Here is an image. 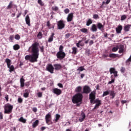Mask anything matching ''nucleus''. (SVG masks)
Wrapping results in <instances>:
<instances>
[{
  "mask_svg": "<svg viewBox=\"0 0 131 131\" xmlns=\"http://www.w3.org/2000/svg\"><path fill=\"white\" fill-rule=\"evenodd\" d=\"M130 27H131L130 25H127L125 26L124 27V31L125 32H127L129 31V29H130Z\"/></svg>",
  "mask_w": 131,
  "mask_h": 131,
  "instance_id": "nucleus-24",
  "label": "nucleus"
},
{
  "mask_svg": "<svg viewBox=\"0 0 131 131\" xmlns=\"http://www.w3.org/2000/svg\"><path fill=\"white\" fill-rule=\"evenodd\" d=\"M39 43L38 41H35L32 44L29 48V51L31 53V55H26L25 57V60L30 61L31 63H35L37 62V59L39 56Z\"/></svg>",
  "mask_w": 131,
  "mask_h": 131,
  "instance_id": "nucleus-1",
  "label": "nucleus"
},
{
  "mask_svg": "<svg viewBox=\"0 0 131 131\" xmlns=\"http://www.w3.org/2000/svg\"><path fill=\"white\" fill-rule=\"evenodd\" d=\"M57 85L59 86V88H63V84L61 83H58Z\"/></svg>",
  "mask_w": 131,
  "mask_h": 131,
  "instance_id": "nucleus-58",
  "label": "nucleus"
},
{
  "mask_svg": "<svg viewBox=\"0 0 131 131\" xmlns=\"http://www.w3.org/2000/svg\"><path fill=\"white\" fill-rule=\"evenodd\" d=\"M81 116L82 118L79 119V121L82 122L85 119V114H84L83 112H81Z\"/></svg>",
  "mask_w": 131,
  "mask_h": 131,
  "instance_id": "nucleus-18",
  "label": "nucleus"
},
{
  "mask_svg": "<svg viewBox=\"0 0 131 131\" xmlns=\"http://www.w3.org/2000/svg\"><path fill=\"white\" fill-rule=\"evenodd\" d=\"M80 31L81 32H83V33H86V32H88V29L85 28H83L80 30Z\"/></svg>",
  "mask_w": 131,
  "mask_h": 131,
  "instance_id": "nucleus-44",
  "label": "nucleus"
},
{
  "mask_svg": "<svg viewBox=\"0 0 131 131\" xmlns=\"http://www.w3.org/2000/svg\"><path fill=\"white\" fill-rule=\"evenodd\" d=\"M52 28L53 29H54V28H55V25H51L50 26V27L49 28V29H52Z\"/></svg>",
  "mask_w": 131,
  "mask_h": 131,
  "instance_id": "nucleus-60",
  "label": "nucleus"
},
{
  "mask_svg": "<svg viewBox=\"0 0 131 131\" xmlns=\"http://www.w3.org/2000/svg\"><path fill=\"white\" fill-rule=\"evenodd\" d=\"M63 49L64 47H63V46L60 45L59 46V51L56 53V57L57 58L56 61H58V60L61 61L66 57V53H65L64 50H63Z\"/></svg>",
  "mask_w": 131,
  "mask_h": 131,
  "instance_id": "nucleus-2",
  "label": "nucleus"
},
{
  "mask_svg": "<svg viewBox=\"0 0 131 131\" xmlns=\"http://www.w3.org/2000/svg\"><path fill=\"white\" fill-rule=\"evenodd\" d=\"M83 96L81 93H77L72 98V101L73 104H76V103H81L82 102V99Z\"/></svg>",
  "mask_w": 131,
  "mask_h": 131,
  "instance_id": "nucleus-3",
  "label": "nucleus"
},
{
  "mask_svg": "<svg viewBox=\"0 0 131 131\" xmlns=\"http://www.w3.org/2000/svg\"><path fill=\"white\" fill-rule=\"evenodd\" d=\"M47 26L48 27V28H50V27L51 26V24L50 23V21H48L47 22Z\"/></svg>",
  "mask_w": 131,
  "mask_h": 131,
  "instance_id": "nucleus-59",
  "label": "nucleus"
},
{
  "mask_svg": "<svg viewBox=\"0 0 131 131\" xmlns=\"http://www.w3.org/2000/svg\"><path fill=\"white\" fill-rule=\"evenodd\" d=\"M40 51L41 53H44L45 47H43V46L40 47Z\"/></svg>",
  "mask_w": 131,
  "mask_h": 131,
  "instance_id": "nucleus-49",
  "label": "nucleus"
},
{
  "mask_svg": "<svg viewBox=\"0 0 131 131\" xmlns=\"http://www.w3.org/2000/svg\"><path fill=\"white\" fill-rule=\"evenodd\" d=\"M18 121H20V122H23V123H26V119H24L23 117H21L19 119Z\"/></svg>",
  "mask_w": 131,
  "mask_h": 131,
  "instance_id": "nucleus-33",
  "label": "nucleus"
},
{
  "mask_svg": "<svg viewBox=\"0 0 131 131\" xmlns=\"http://www.w3.org/2000/svg\"><path fill=\"white\" fill-rule=\"evenodd\" d=\"M54 69L55 68H54V66H53V64L51 63H49L46 67L47 71L49 72H50L51 74H53V73H54Z\"/></svg>",
  "mask_w": 131,
  "mask_h": 131,
  "instance_id": "nucleus-8",
  "label": "nucleus"
},
{
  "mask_svg": "<svg viewBox=\"0 0 131 131\" xmlns=\"http://www.w3.org/2000/svg\"><path fill=\"white\" fill-rule=\"evenodd\" d=\"M110 74H114V77H117L118 76V72L116 71L115 68H110Z\"/></svg>",
  "mask_w": 131,
  "mask_h": 131,
  "instance_id": "nucleus-10",
  "label": "nucleus"
},
{
  "mask_svg": "<svg viewBox=\"0 0 131 131\" xmlns=\"http://www.w3.org/2000/svg\"><path fill=\"white\" fill-rule=\"evenodd\" d=\"M95 103H97L96 104H101V100H99V99H96L95 100V102H93V104H95Z\"/></svg>",
  "mask_w": 131,
  "mask_h": 131,
  "instance_id": "nucleus-42",
  "label": "nucleus"
},
{
  "mask_svg": "<svg viewBox=\"0 0 131 131\" xmlns=\"http://www.w3.org/2000/svg\"><path fill=\"white\" fill-rule=\"evenodd\" d=\"M81 91H82V87L81 86H77L75 90V92H76V93H78V94H80V93H81Z\"/></svg>",
  "mask_w": 131,
  "mask_h": 131,
  "instance_id": "nucleus-23",
  "label": "nucleus"
},
{
  "mask_svg": "<svg viewBox=\"0 0 131 131\" xmlns=\"http://www.w3.org/2000/svg\"><path fill=\"white\" fill-rule=\"evenodd\" d=\"M126 19V15H123L121 17V21H123V20H125Z\"/></svg>",
  "mask_w": 131,
  "mask_h": 131,
  "instance_id": "nucleus-47",
  "label": "nucleus"
},
{
  "mask_svg": "<svg viewBox=\"0 0 131 131\" xmlns=\"http://www.w3.org/2000/svg\"><path fill=\"white\" fill-rule=\"evenodd\" d=\"M121 30H122V26L119 25L116 28V31L117 33H121Z\"/></svg>",
  "mask_w": 131,
  "mask_h": 131,
  "instance_id": "nucleus-22",
  "label": "nucleus"
},
{
  "mask_svg": "<svg viewBox=\"0 0 131 131\" xmlns=\"http://www.w3.org/2000/svg\"><path fill=\"white\" fill-rule=\"evenodd\" d=\"M77 71H83L84 70V68L83 67H80L77 69Z\"/></svg>",
  "mask_w": 131,
  "mask_h": 131,
  "instance_id": "nucleus-48",
  "label": "nucleus"
},
{
  "mask_svg": "<svg viewBox=\"0 0 131 131\" xmlns=\"http://www.w3.org/2000/svg\"><path fill=\"white\" fill-rule=\"evenodd\" d=\"M4 118V115H3V113L0 112V119H3Z\"/></svg>",
  "mask_w": 131,
  "mask_h": 131,
  "instance_id": "nucleus-57",
  "label": "nucleus"
},
{
  "mask_svg": "<svg viewBox=\"0 0 131 131\" xmlns=\"http://www.w3.org/2000/svg\"><path fill=\"white\" fill-rule=\"evenodd\" d=\"M72 54L73 55H76L77 54V48L76 47H73L72 48Z\"/></svg>",
  "mask_w": 131,
  "mask_h": 131,
  "instance_id": "nucleus-28",
  "label": "nucleus"
},
{
  "mask_svg": "<svg viewBox=\"0 0 131 131\" xmlns=\"http://www.w3.org/2000/svg\"><path fill=\"white\" fill-rule=\"evenodd\" d=\"M52 10L53 11H57L58 10H59V8H58L57 6H55V7H52Z\"/></svg>",
  "mask_w": 131,
  "mask_h": 131,
  "instance_id": "nucleus-52",
  "label": "nucleus"
},
{
  "mask_svg": "<svg viewBox=\"0 0 131 131\" xmlns=\"http://www.w3.org/2000/svg\"><path fill=\"white\" fill-rule=\"evenodd\" d=\"M109 57L110 58H118V57H119V55L118 54H116L114 53H111L109 55Z\"/></svg>",
  "mask_w": 131,
  "mask_h": 131,
  "instance_id": "nucleus-27",
  "label": "nucleus"
},
{
  "mask_svg": "<svg viewBox=\"0 0 131 131\" xmlns=\"http://www.w3.org/2000/svg\"><path fill=\"white\" fill-rule=\"evenodd\" d=\"M39 122V121H38V120H36L35 122H33L32 124V127L33 128H35V127H36V126L38 125Z\"/></svg>",
  "mask_w": 131,
  "mask_h": 131,
  "instance_id": "nucleus-29",
  "label": "nucleus"
},
{
  "mask_svg": "<svg viewBox=\"0 0 131 131\" xmlns=\"http://www.w3.org/2000/svg\"><path fill=\"white\" fill-rule=\"evenodd\" d=\"M114 81H115V80L114 79H112L111 81H110L108 82V84H111L112 83H114Z\"/></svg>",
  "mask_w": 131,
  "mask_h": 131,
  "instance_id": "nucleus-54",
  "label": "nucleus"
},
{
  "mask_svg": "<svg viewBox=\"0 0 131 131\" xmlns=\"http://www.w3.org/2000/svg\"><path fill=\"white\" fill-rule=\"evenodd\" d=\"M37 3L40 6H41V7H43V6H45V3H43V2H42V1H41V0H38Z\"/></svg>",
  "mask_w": 131,
  "mask_h": 131,
  "instance_id": "nucleus-36",
  "label": "nucleus"
},
{
  "mask_svg": "<svg viewBox=\"0 0 131 131\" xmlns=\"http://www.w3.org/2000/svg\"><path fill=\"white\" fill-rule=\"evenodd\" d=\"M14 38L15 39H17V40H19V39L21 38V37L20 36V35H19V34H16L15 35Z\"/></svg>",
  "mask_w": 131,
  "mask_h": 131,
  "instance_id": "nucleus-45",
  "label": "nucleus"
},
{
  "mask_svg": "<svg viewBox=\"0 0 131 131\" xmlns=\"http://www.w3.org/2000/svg\"><path fill=\"white\" fill-rule=\"evenodd\" d=\"M100 105L101 104H100L99 103H96L95 106L93 108V111L95 110V109H98V108H99V107H100Z\"/></svg>",
  "mask_w": 131,
  "mask_h": 131,
  "instance_id": "nucleus-40",
  "label": "nucleus"
},
{
  "mask_svg": "<svg viewBox=\"0 0 131 131\" xmlns=\"http://www.w3.org/2000/svg\"><path fill=\"white\" fill-rule=\"evenodd\" d=\"M91 30L93 32H97V31H98V28L97 25L93 24L91 26Z\"/></svg>",
  "mask_w": 131,
  "mask_h": 131,
  "instance_id": "nucleus-14",
  "label": "nucleus"
},
{
  "mask_svg": "<svg viewBox=\"0 0 131 131\" xmlns=\"http://www.w3.org/2000/svg\"><path fill=\"white\" fill-rule=\"evenodd\" d=\"M37 96L39 98H41L42 97V93H41V92H38L37 93Z\"/></svg>",
  "mask_w": 131,
  "mask_h": 131,
  "instance_id": "nucleus-55",
  "label": "nucleus"
},
{
  "mask_svg": "<svg viewBox=\"0 0 131 131\" xmlns=\"http://www.w3.org/2000/svg\"><path fill=\"white\" fill-rule=\"evenodd\" d=\"M54 35H55V33H52L48 39V42H52L54 40Z\"/></svg>",
  "mask_w": 131,
  "mask_h": 131,
  "instance_id": "nucleus-26",
  "label": "nucleus"
},
{
  "mask_svg": "<svg viewBox=\"0 0 131 131\" xmlns=\"http://www.w3.org/2000/svg\"><path fill=\"white\" fill-rule=\"evenodd\" d=\"M12 8H13V2L12 1H10V2L9 3V4L7 7L6 9L10 10L12 9Z\"/></svg>",
  "mask_w": 131,
  "mask_h": 131,
  "instance_id": "nucleus-31",
  "label": "nucleus"
},
{
  "mask_svg": "<svg viewBox=\"0 0 131 131\" xmlns=\"http://www.w3.org/2000/svg\"><path fill=\"white\" fill-rule=\"evenodd\" d=\"M57 29H59L61 30V29H63L65 28V22L63 20H60L57 21Z\"/></svg>",
  "mask_w": 131,
  "mask_h": 131,
  "instance_id": "nucleus-7",
  "label": "nucleus"
},
{
  "mask_svg": "<svg viewBox=\"0 0 131 131\" xmlns=\"http://www.w3.org/2000/svg\"><path fill=\"white\" fill-rule=\"evenodd\" d=\"M38 38H39V39H40V38H42V33H41V32H39L37 35Z\"/></svg>",
  "mask_w": 131,
  "mask_h": 131,
  "instance_id": "nucleus-38",
  "label": "nucleus"
},
{
  "mask_svg": "<svg viewBox=\"0 0 131 131\" xmlns=\"http://www.w3.org/2000/svg\"><path fill=\"white\" fill-rule=\"evenodd\" d=\"M120 71L122 73H124L125 72V68L121 67L120 69Z\"/></svg>",
  "mask_w": 131,
  "mask_h": 131,
  "instance_id": "nucleus-50",
  "label": "nucleus"
},
{
  "mask_svg": "<svg viewBox=\"0 0 131 131\" xmlns=\"http://www.w3.org/2000/svg\"><path fill=\"white\" fill-rule=\"evenodd\" d=\"M92 92L91 87L88 85H85L83 88L82 94H90Z\"/></svg>",
  "mask_w": 131,
  "mask_h": 131,
  "instance_id": "nucleus-9",
  "label": "nucleus"
},
{
  "mask_svg": "<svg viewBox=\"0 0 131 131\" xmlns=\"http://www.w3.org/2000/svg\"><path fill=\"white\" fill-rule=\"evenodd\" d=\"M60 117H61V116H60V115L57 114L55 115V122H58V120H59L60 119Z\"/></svg>",
  "mask_w": 131,
  "mask_h": 131,
  "instance_id": "nucleus-34",
  "label": "nucleus"
},
{
  "mask_svg": "<svg viewBox=\"0 0 131 131\" xmlns=\"http://www.w3.org/2000/svg\"><path fill=\"white\" fill-rule=\"evenodd\" d=\"M97 91L94 90L93 91L91 92L89 94V99L90 100V103L93 104L94 102H95V100H96V94Z\"/></svg>",
  "mask_w": 131,
  "mask_h": 131,
  "instance_id": "nucleus-6",
  "label": "nucleus"
},
{
  "mask_svg": "<svg viewBox=\"0 0 131 131\" xmlns=\"http://www.w3.org/2000/svg\"><path fill=\"white\" fill-rule=\"evenodd\" d=\"M25 91V93H24L23 97H24V98H28V97H29V93H30V91L28 89H26Z\"/></svg>",
  "mask_w": 131,
  "mask_h": 131,
  "instance_id": "nucleus-21",
  "label": "nucleus"
},
{
  "mask_svg": "<svg viewBox=\"0 0 131 131\" xmlns=\"http://www.w3.org/2000/svg\"><path fill=\"white\" fill-rule=\"evenodd\" d=\"M94 43V40H91L90 41V42H89V45H90V46H92V45H93Z\"/></svg>",
  "mask_w": 131,
  "mask_h": 131,
  "instance_id": "nucleus-63",
  "label": "nucleus"
},
{
  "mask_svg": "<svg viewBox=\"0 0 131 131\" xmlns=\"http://www.w3.org/2000/svg\"><path fill=\"white\" fill-rule=\"evenodd\" d=\"M55 70H60L62 69V66L61 64L56 63L54 64Z\"/></svg>",
  "mask_w": 131,
  "mask_h": 131,
  "instance_id": "nucleus-17",
  "label": "nucleus"
},
{
  "mask_svg": "<svg viewBox=\"0 0 131 131\" xmlns=\"http://www.w3.org/2000/svg\"><path fill=\"white\" fill-rule=\"evenodd\" d=\"M92 23H93V21L91 18H89L86 21V26H90V24H92Z\"/></svg>",
  "mask_w": 131,
  "mask_h": 131,
  "instance_id": "nucleus-35",
  "label": "nucleus"
},
{
  "mask_svg": "<svg viewBox=\"0 0 131 131\" xmlns=\"http://www.w3.org/2000/svg\"><path fill=\"white\" fill-rule=\"evenodd\" d=\"M93 19H95V20H97V19H100V17L99 16V15L97 14H95L93 16Z\"/></svg>",
  "mask_w": 131,
  "mask_h": 131,
  "instance_id": "nucleus-37",
  "label": "nucleus"
},
{
  "mask_svg": "<svg viewBox=\"0 0 131 131\" xmlns=\"http://www.w3.org/2000/svg\"><path fill=\"white\" fill-rule=\"evenodd\" d=\"M26 23L28 26H30V17L29 15H27L25 18Z\"/></svg>",
  "mask_w": 131,
  "mask_h": 131,
  "instance_id": "nucleus-19",
  "label": "nucleus"
},
{
  "mask_svg": "<svg viewBox=\"0 0 131 131\" xmlns=\"http://www.w3.org/2000/svg\"><path fill=\"white\" fill-rule=\"evenodd\" d=\"M81 41H82V40H79L78 42L76 43V46L77 48H80V46H81V47H82V45L80 44V42H81Z\"/></svg>",
  "mask_w": 131,
  "mask_h": 131,
  "instance_id": "nucleus-46",
  "label": "nucleus"
},
{
  "mask_svg": "<svg viewBox=\"0 0 131 131\" xmlns=\"http://www.w3.org/2000/svg\"><path fill=\"white\" fill-rule=\"evenodd\" d=\"M119 54H121L124 52V46L123 45H120L119 47Z\"/></svg>",
  "mask_w": 131,
  "mask_h": 131,
  "instance_id": "nucleus-20",
  "label": "nucleus"
},
{
  "mask_svg": "<svg viewBox=\"0 0 131 131\" xmlns=\"http://www.w3.org/2000/svg\"><path fill=\"white\" fill-rule=\"evenodd\" d=\"M45 120L47 124H49V123H50V121H52V115L50 114V113H49L46 115Z\"/></svg>",
  "mask_w": 131,
  "mask_h": 131,
  "instance_id": "nucleus-11",
  "label": "nucleus"
},
{
  "mask_svg": "<svg viewBox=\"0 0 131 131\" xmlns=\"http://www.w3.org/2000/svg\"><path fill=\"white\" fill-rule=\"evenodd\" d=\"M9 39H10V40H14V35H11V36L9 37Z\"/></svg>",
  "mask_w": 131,
  "mask_h": 131,
  "instance_id": "nucleus-62",
  "label": "nucleus"
},
{
  "mask_svg": "<svg viewBox=\"0 0 131 131\" xmlns=\"http://www.w3.org/2000/svg\"><path fill=\"white\" fill-rule=\"evenodd\" d=\"M5 98L6 99L7 102H9V95H5Z\"/></svg>",
  "mask_w": 131,
  "mask_h": 131,
  "instance_id": "nucleus-56",
  "label": "nucleus"
},
{
  "mask_svg": "<svg viewBox=\"0 0 131 131\" xmlns=\"http://www.w3.org/2000/svg\"><path fill=\"white\" fill-rule=\"evenodd\" d=\"M52 92L53 94H55V95H56L57 96H60V95L62 94V90L58 88L53 89Z\"/></svg>",
  "mask_w": 131,
  "mask_h": 131,
  "instance_id": "nucleus-12",
  "label": "nucleus"
},
{
  "mask_svg": "<svg viewBox=\"0 0 131 131\" xmlns=\"http://www.w3.org/2000/svg\"><path fill=\"white\" fill-rule=\"evenodd\" d=\"M32 111H33V112H37V108L36 107H33Z\"/></svg>",
  "mask_w": 131,
  "mask_h": 131,
  "instance_id": "nucleus-61",
  "label": "nucleus"
},
{
  "mask_svg": "<svg viewBox=\"0 0 131 131\" xmlns=\"http://www.w3.org/2000/svg\"><path fill=\"white\" fill-rule=\"evenodd\" d=\"M96 26H97V28H98L100 31H103V30H104V25L101 23H97Z\"/></svg>",
  "mask_w": 131,
  "mask_h": 131,
  "instance_id": "nucleus-15",
  "label": "nucleus"
},
{
  "mask_svg": "<svg viewBox=\"0 0 131 131\" xmlns=\"http://www.w3.org/2000/svg\"><path fill=\"white\" fill-rule=\"evenodd\" d=\"M130 62H131V55L126 61V65H127V66H129V65H130Z\"/></svg>",
  "mask_w": 131,
  "mask_h": 131,
  "instance_id": "nucleus-30",
  "label": "nucleus"
},
{
  "mask_svg": "<svg viewBox=\"0 0 131 131\" xmlns=\"http://www.w3.org/2000/svg\"><path fill=\"white\" fill-rule=\"evenodd\" d=\"M70 36H71V34L69 33L65 35L66 38H69Z\"/></svg>",
  "mask_w": 131,
  "mask_h": 131,
  "instance_id": "nucleus-51",
  "label": "nucleus"
},
{
  "mask_svg": "<svg viewBox=\"0 0 131 131\" xmlns=\"http://www.w3.org/2000/svg\"><path fill=\"white\" fill-rule=\"evenodd\" d=\"M5 62L6 63L7 67L9 69V72L11 73V72L15 71V67L13 65H11L12 60L11 59L6 58Z\"/></svg>",
  "mask_w": 131,
  "mask_h": 131,
  "instance_id": "nucleus-4",
  "label": "nucleus"
},
{
  "mask_svg": "<svg viewBox=\"0 0 131 131\" xmlns=\"http://www.w3.org/2000/svg\"><path fill=\"white\" fill-rule=\"evenodd\" d=\"M19 49H20V46H19V45L16 44L13 46V50H14V51H18Z\"/></svg>",
  "mask_w": 131,
  "mask_h": 131,
  "instance_id": "nucleus-32",
  "label": "nucleus"
},
{
  "mask_svg": "<svg viewBox=\"0 0 131 131\" xmlns=\"http://www.w3.org/2000/svg\"><path fill=\"white\" fill-rule=\"evenodd\" d=\"M67 20L68 22H71V21H72V20H73V13H71L69 14V15L67 18Z\"/></svg>",
  "mask_w": 131,
  "mask_h": 131,
  "instance_id": "nucleus-16",
  "label": "nucleus"
},
{
  "mask_svg": "<svg viewBox=\"0 0 131 131\" xmlns=\"http://www.w3.org/2000/svg\"><path fill=\"white\" fill-rule=\"evenodd\" d=\"M118 49H119L118 46H117L116 47H113L112 49V52H117V51H118Z\"/></svg>",
  "mask_w": 131,
  "mask_h": 131,
  "instance_id": "nucleus-39",
  "label": "nucleus"
},
{
  "mask_svg": "<svg viewBox=\"0 0 131 131\" xmlns=\"http://www.w3.org/2000/svg\"><path fill=\"white\" fill-rule=\"evenodd\" d=\"M17 101H18V103H19V104H21V103L23 102V99H22V98L21 97H19L18 98Z\"/></svg>",
  "mask_w": 131,
  "mask_h": 131,
  "instance_id": "nucleus-43",
  "label": "nucleus"
},
{
  "mask_svg": "<svg viewBox=\"0 0 131 131\" xmlns=\"http://www.w3.org/2000/svg\"><path fill=\"white\" fill-rule=\"evenodd\" d=\"M46 127L45 126H42L41 127V130L43 131L45 129H46Z\"/></svg>",
  "mask_w": 131,
  "mask_h": 131,
  "instance_id": "nucleus-64",
  "label": "nucleus"
},
{
  "mask_svg": "<svg viewBox=\"0 0 131 131\" xmlns=\"http://www.w3.org/2000/svg\"><path fill=\"white\" fill-rule=\"evenodd\" d=\"M19 81L20 83V88H24V85H25V79L24 78V76H21Z\"/></svg>",
  "mask_w": 131,
  "mask_h": 131,
  "instance_id": "nucleus-13",
  "label": "nucleus"
},
{
  "mask_svg": "<svg viewBox=\"0 0 131 131\" xmlns=\"http://www.w3.org/2000/svg\"><path fill=\"white\" fill-rule=\"evenodd\" d=\"M64 12L66 14H68V13H69V12H70V10H69V9L67 8V9H64Z\"/></svg>",
  "mask_w": 131,
  "mask_h": 131,
  "instance_id": "nucleus-53",
  "label": "nucleus"
},
{
  "mask_svg": "<svg viewBox=\"0 0 131 131\" xmlns=\"http://www.w3.org/2000/svg\"><path fill=\"white\" fill-rule=\"evenodd\" d=\"M110 92V96L112 97V99H114L115 98V96L116 94L115 93V92L114 91H109Z\"/></svg>",
  "mask_w": 131,
  "mask_h": 131,
  "instance_id": "nucleus-25",
  "label": "nucleus"
},
{
  "mask_svg": "<svg viewBox=\"0 0 131 131\" xmlns=\"http://www.w3.org/2000/svg\"><path fill=\"white\" fill-rule=\"evenodd\" d=\"M13 106L10 104H6L4 106L5 114H11L13 112Z\"/></svg>",
  "mask_w": 131,
  "mask_h": 131,
  "instance_id": "nucleus-5",
  "label": "nucleus"
},
{
  "mask_svg": "<svg viewBox=\"0 0 131 131\" xmlns=\"http://www.w3.org/2000/svg\"><path fill=\"white\" fill-rule=\"evenodd\" d=\"M110 92L109 91H105L103 92V94L102 95V97H105V96H108L109 95Z\"/></svg>",
  "mask_w": 131,
  "mask_h": 131,
  "instance_id": "nucleus-41",
  "label": "nucleus"
}]
</instances>
